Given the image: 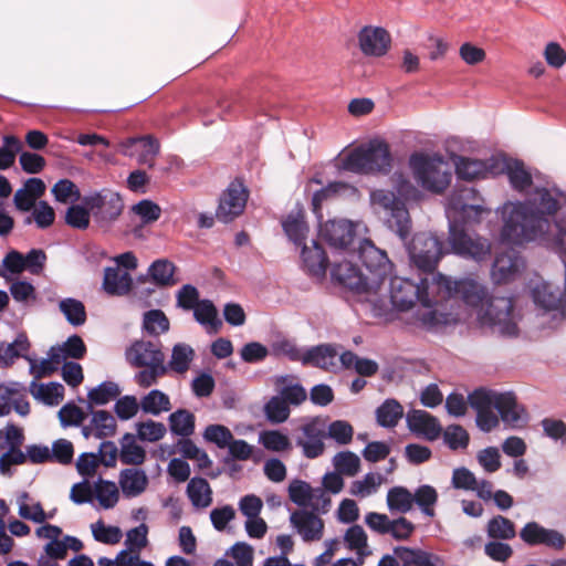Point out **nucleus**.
I'll list each match as a JSON object with an SVG mask.
<instances>
[{"instance_id":"nucleus-23","label":"nucleus","mask_w":566,"mask_h":566,"mask_svg":"<svg viewBox=\"0 0 566 566\" xmlns=\"http://www.w3.org/2000/svg\"><path fill=\"white\" fill-rule=\"evenodd\" d=\"M337 356L338 353L335 346L322 344L306 348L302 364L332 371L337 367Z\"/></svg>"},{"instance_id":"nucleus-38","label":"nucleus","mask_w":566,"mask_h":566,"mask_svg":"<svg viewBox=\"0 0 566 566\" xmlns=\"http://www.w3.org/2000/svg\"><path fill=\"white\" fill-rule=\"evenodd\" d=\"M192 311L195 319L213 333H217L221 327L222 322L218 318V311L210 300H201Z\"/></svg>"},{"instance_id":"nucleus-7","label":"nucleus","mask_w":566,"mask_h":566,"mask_svg":"<svg viewBox=\"0 0 566 566\" xmlns=\"http://www.w3.org/2000/svg\"><path fill=\"white\" fill-rule=\"evenodd\" d=\"M370 202L386 226L406 240L411 229V219L403 201L392 191L377 189L370 192Z\"/></svg>"},{"instance_id":"nucleus-56","label":"nucleus","mask_w":566,"mask_h":566,"mask_svg":"<svg viewBox=\"0 0 566 566\" xmlns=\"http://www.w3.org/2000/svg\"><path fill=\"white\" fill-rule=\"evenodd\" d=\"M54 220L55 212L53 208L46 201H39L33 208L32 214L25 218L24 223L30 224L34 221L38 228L46 229L53 224Z\"/></svg>"},{"instance_id":"nucleus-61","label":"nucleus","mask_w":566,"mask_h":566,"mask_svg":"<svg viewBox=\"0 0 566 566\" xmlns=\"http://www.w3.org/2000/svg\"><path fill=\"white\" fill-rule=\"evenodd\" d=\"M203 438L211 443H214L218 448H227L233 434L229 428L222 424H210L205 429Z\"/></svg>"},{"instance_id":"nucleus-22","label":"nucleus","mask_w":566,"mask_h":566,"mask_svg":"<svg viewBox=\"0 0 566 566\" xmlns=\"http://www.w3.org/2000/svg\"><path fill=\"white\" fill-rule=\"evenodd\" d=\"M523 266V260L514 250H510L496 255L491 271L492 280L496 284L509 282L514 279Z\"/></svg>"},{"instance_id":"nucleus-20","label":"nucleus","mask_w":566,"mask_h":566,"mask_svg":"<svg viewBox=\"0 0 566 566\" xmlns=\"http://www.w3.org/2000/svg\"><path fill=\"white\" fill-rule=\"evenodd\" d=\"M406 422L413 434L428 441H436L442 433L439 419L424 410L412 409L408 411Z\"/></svg>"},{"instance_id":"nucleus-55","label":"nucleus","mask_w":566,"mask_h":566,"mask_svg":"<svg viewBox=\"0 0 566 566\" xmlns=\"http://www.w3.org/2000/svg\"><path fill=\"white\" fill-rule=\"evenodd\" d=\"M54 199L61 203L75 202L81 199L78 187L70 179L59 180L51 189Z\"/></svg>"},{"instance_id":"nucleus-27","label":"nucleus","mask_w":566,"mask_h":566,"mask_svg":"<svg viewBox=\"0 0 566 566\" xmlns=\"http://www.w3.org/2000/svg\"><path fill=\"white\" fill-rule=\"evenodd\" d=\"M195 356L196 353L190 345L186 343H178L174 345L170 359L167 364L165 363V375L169 371L179 375L186 374L189 370Z\"/></svg>"},{"instance_id":"nucleus-48","label":"nucleus","mask_w":566,"mask_h":566,"mask_svg":"<svg viewBox=\"0 0 566 566\" xmlns=\"http://www.w3.org/2000/svg\"><path fill=\"white\" fill-rule=\"evenodd\" d=\"M336 472L346 476H355L360 470V459L352 451H340L333 458Z\"/></svg>"},{"instance_id":"nucleus-40","label":"nucleus","mask_w":566,"mask_h":566,"mask_svg":"<svg viewBox=\"0 0 566 566\" xmlns=\"http://www.w3.org/2000/svg\"><path fill=\"white\" fill-rule=\"evenodd\" d=\"M415 503L412 493L403 486H394L387 493V505L390 512L407 513Z\"/></svg>"},{"instance_id":"nucleus-8","label":"nucleus","mask_w":566,"mask_h":566,"mask_svg":"<svg viewBox=\"0 0 566 566\" xmlns=\"http://www.w3.org/2000/svg\"><path fill=\"white\" fill-rule=\"evenodd\" d=\"M464 222L458 224L450 221L448 240L452 251L462 258L472 259L476 262L489 259L491 255L490 241L468 230Z\"/></svg>"},{"instance_id":"nucleus-3","label":"nucleus","mask_w":566,"mask_h":566,"mask_svg":"<svg viewBox=\"0 0 566 566\" xmlns=\"http://www.w3.org/2000/svg\"><path fill=\"white\" fill-rule=\"evenodd\" d=\"M470 406L476 411V424L490 432L499 424L496 409L504 423L518 428L526 421L524 408L516 401L513 392H496L486 389H476L468 396Z\"/></svg>"},{"instance_id":"nucleus-16","label":"nucleus","mask_w":566,"mask_h":566,"mask_svg":"<svg viewBox=\"0 0 566 566\" xmlns=\"http://www.w3.org/2000/svg\"><path fill=\"white\" fill-rule=\"evenodd\" d=\"M534 303L544 312H553L554 318H564L566 315L565 289L549 282H542L532 290Z\"/></svg>"},{"instance_id":"nucleus-1","label":"nucleus","mask_w":566,"mask_h":566,"mask_svg":"<svg viewBox=\"0 0 566 566\" xmlns=\"http://www.w3.org/2000/svg\"><path fill=\"white\" fill-rule=\"evenodd\" d=\"M449 300H461L468 306L479 308L478 318L482 326H489L503 336H516L518 328L513 314V301L506 296H488L486 289L473 279L452 281L442 274L419 283L405 277L390 280V301L398 311H408L417 302L424 307L420 321L426 326H434L438 318L433 305Z\"/></svg>"},{"instance_id":"nucleus-58","label":"nucleus","mask_w":566,"mask_h":566,"mask_svg":"<svg viewBox=\"0 0 566 566\" xmlns=\"http://www.w3.org/2000/svg\"><path fill=\"white\" fill-rule=\"evenodd\" d=\"M74 448L71 441L66 439H57L50 448L51 462L67 465L73 462Z\"/></svg>"},{"instance_id":"nucleus-18","label":"nucleus","mask_w":566,"mask_h":566,"mask_svg":"<svg viewBox=\"0 0 566 566\" xmlns=\"http://www.w3.org/2000/svg\"><path fill=\"white\" fill-rule=\"evenodd\" d=\"M359 49L366 56H384L391 45L389 32L381 27L366 25L358 33Z\"/></svg>"},{"instance_id":"nucleus-29","label":"nucleus","mask_w":566,"mask_h":566,"mask_svg":"<svg viewBox=\"0 0 566 566\" xmlns=\"http://www.w3.org/2000/svg\"><path fill=\"white\" fill-rule=\"evenodd\" d=\"M274 384L279 388V396L283 398L287 405L298 406L307 398L305 388L301 384L294 382V376H279L275 378Z\"/></svg>"},{"instance_id":"nucleus-64","label":"nucleus","mask_w":566,"mask_h":566,"mask_svg":"<svg viewBox=\"0 0 566 566\" xmlns=\"http://www.w3.org/2000/svg\"><path fill=\"white\" fill-rule=\"evenodd\" d=\"M92 533L97 542L104 544H117L122 538V532L117 526H106L102 521L92 524Z\"/></svg>"},{"instance_id":"nucleus-17","label":"nucleus","mask_w":566,"mask_h":566,"mask_svg":"<svg viewBox=\"0 0 566 566\" xmlns=\"http://www.w3.org/2000/svg\"><path fill=\"white\" fill-rule=\"evenodd\" d=\"M290 523L303 542H318L323 538L324 521L314 512L305 509L296 510L290 515Z\"/></svg>"},{"instance_id":"nucleus-30","label":"nucleus","mask_w":566,"mask_h":566,"mask_svg":"<svg viewBox=\"0 0 566 566\" xmlns=\"http://www.w3.org/2000/svg\"><path fill=\"white\" fill-rule=\"evenodd\" d=\"M187 495L198 510L206 509L212 503V489L203 478H192L187 485Z\"/></svg>"},{"instance_id":"nucleus-43","label":"nucleus","mask_w":566,"mask_h":566,"mask_svg":"<svg viewBox=\"0 0 566 566\" xmlns=\"http://www.w3.org/2000/svg\"><path fill=\"white\" fill-rule=\"evenodd\" d=\"M505 172L511 186L517 191H525L532 185V177L518 160L505 163Z\"/></svg>"},{"instance_id":"nucleus-59","label":"nucleus","mask_w":566,"mask_h":566,"mask_svg":"<svg viewBox=\"0 0 566 566\" xmlns=\"http://www.w3.org/2000/svg\"><path fill=\"white\" fill-rule=\"evenodd\" d=\"M326 436L333 439L337 444L346 446L353 440L354 428L345 420H335L327 427Z\"/></svg>"},{"instance_id":"nucleus-32","label":"nucleus","mask_w":566,"mask_h":566,"mask_svg":"<svg viewBox=\"0 0 566 566\" xmlns=\"http://www.w3.org/2000/svg\"><path fill=\"white\" fill-rule=\"evenodd\" d=\"M485 532L490 539L511 541L516 536V525L503 515H494L485 525Z\"/></svg>"},{"instance_id":"nucleus-5","label":"nucleus","mask_w":566,"mask_h":566,"mask_svg":"<svg viewBox=\"0 0 566 566\" xmlns=\"http://www.w3.org/2000/svg\"><path fill=\"white\" fill-rule=\"evenodd\" d=\"M340 166L357 174H388L392 167L389 145L379 138L371 139L346 154Z\"/></svg>"},{"instance_id":"nucleus-24","label":"nucleus","mask_w":566,"mask_h":566,"mask_svg":"<svg viewBox=\"0 0 566 566\" xmlns=\"http://www.w3.org/2000/svg\"><path fill=\"white\" fill-rule=\"evenodd\" d=\"M301 258L303 266L310 275L316 277L324 276L328 259L317 241L312 240L311 245L304 244L302 247Z\"/></svg>"},{"instance_id":"nucleus-11","label":"nucleus","mask_w":566,"mask_h":566,"mask_svg":"<svg viewBox=\"0 0 566 566\" xmlns=\"http://www.w3.org/2000/svg\"><path fill=\"white\" fill-rule=\"evenodd\" d=\"M359 259L368 271L371 285L378 291L392 270V263L384 250L378 249L370 240H364L358 249Z\"/></svg>"},{"instance_id":"nucleus-57","label":"nucleus","mask_w":566,"mask_h":566,"mask_svg":"<svg viewBox=\"0 0 566 566\" xmlns=\"http://www.w3.org/2000/svg\"><path fill=\"white\" fill-rule=\"evenodd\" d=\"M268 420L272 423H282L290 417V407L280 396L272 397L264 406Z\"/></svg>"},{"instance_id":"nucleus-39","label":"nucleus","mask_w":566,"mask_h":566,"mask_svg":"<svg viewBox=\"0 0 566 566\" xmlns=\"http://www.w3.org/2000/svg\"><path fill=\"white\" fill-rule=\"evenodd\" d=\"M455 172L460 179L473 181L485 178L489 170L482 160L462 157L457 163Z\"/></svg>"},{"instance_id":"nucleus-13","label":"nucleus","mask_w":566,"mask_h":566,"mask_svg":"<svg viewBox=\"0 0 566 566\" xmlns=\"http://www.w3.org/2000/svg\"><path fill=\"white\" fill-rule=\"evenodd\" d=\"M249 192L244 185L234 180L220 197L219 206L216 211L218 220L228 223L239 217L247 205Z\"/></svg>"},{"instance_id":"nucleus-37","label":"nucleus","mask_w":566,"mask_h":566,"mask_svg":"<svg viewBox=\"0 0 566 566\" xmlns=\"http://www.w3.org/2000/svg\"><path fill=\"white\" fill-rule=\"evenodd\" d=\"M140 408L145 413L159 416L171 409L170 398L159 389H153L140 400Z\"/></svg>"},{"instance_id":"nucleus-53","label":"nucleus","mask_w":566,"mask_h":566,"mask_svg":"<svg viewBox=\"0 0 566 566\" xmlns=\"http://www.w3.org/2000/svg\"><path fill=\"white\" fill-rule=\"evenodd\" d=\"M444 443L451 450L467 449L470 442L468 431L460 424H450L442 430Z\"/></svg>"},{"instance_id":"nucleus-21","label":"nucleus","mask_w":566,"mask_h":566,"mask_svg":"<svg viewBox=\"0 0 566 566\" xmlns=\"http://www.w3.org/2000/svg\"><path fill=\"white\" fill-rule=\"evenodd\" d=\"M321 237L335 249L348 248L355 238V228L348 220H329L319 228Z\"/></svg>"},{"instance_id":"nucleus-26","label":"nucleus","mask_w":566,"mask_h":566,"mask_svg":"<svg viewBox=\"0 0 566 566\" xmlns=\"http://www.w3.org/2000/svg\"><path fill=\"white\" fill-rule=\"evenodd\" d=\"M133 286V277L127 271L118 268H106L104 271L103 287L109 295H126Z\"/></svg>"},{"instance_id":"nucleus-54","label":"nucleus","mask_w":566,"mask_h":566,"mask_svg":"<svg viewBox=\"0 0 566 566\" xmlns=\"http://www.w3.org/2000/svg\"><path fill=\"white\" fill-rule=\"evenodd\" d=\"M159 153V143L151 136H142L139 140V148L137 149V160L140 165L149 168L155 166V158Z\"/></svg>"},{"instance_id":"nucleus-28","label":"nucleus","mask_w":566,"mask_h":566,"mask_svg":"<svg viewBox=\"0 0 566 566\" xmlns=\"http://www.w3.org/2000/svg\"><path fill=\"white\" fill-rule=\"evenodd\" d=\"M86 354V346L78 335L70 336L61 346L51 347L48 356L56 364H61L66 358L81 359Z\"/></svg>"},{"instance_id":"nucleus-14","label":"nucleus","mask_w":566,"mask_h":566,"mask_svg":"<svg viewBox=\"0 0 566 566\" xmlns=\"http://www.w3.org/2000/svg\"><path fill=\"white\" fill-rule=\"evenodd\" d=\"M332 277L337 283L358 295L376 294L368 275L359 271L353 263L344 261L332 269Z\"/></svg>"},{"instance_id":"nucleus-63","label":"nucleus","mask_w":566,"mask_h":566,"mask_svg":"<svg viewBox=\"0 0 566 566\" xmlns=\"http://www.w3.org/2000/svg\"><path fill=\"white\" fill-rule=\"evenodd\" d=\"M166 427L161 422L147 420L137 424L138 438L143 441L156 442L166 434Z\"/></svg>"},{"instance_id":"nucleus-42","label":"nucleus","mask_w":566,"mask_h":566,"mask_svg":"<svg viewBox=\"0 0 566 566\" xmlns=\"http://www.w3.org/2000/svg\"><path fill=\"white\" fill-rule=\"evenodd\" d=\"M168 420L174 434L189 437L195 431V416L186 409H178L170 413Z\"/></svg>"},{"instance_id":"nucleus-35","label":"nucleus","mask_w":566,"mask_h":566,"mask_svg":"<svg viewBox=\"0 0 566 566\" xmlns=\"http://www.w3.org/2000/svg\"><path fill=\"white\" fill-rule=\"evenodd\" d=\"M30 348L25 335L20 334L12 343L0 342V365L10 366L18 357H24Z\"/></svg>"},{"instance_id":"nucleus-41","label":"nucleus","mask_w":566,"mask_h":566,"mask_svg":"<svg viewBox=\"0 0 566 566\" xmlns=\"http://www.w3.org/2000/svg\"><path fill=\"white\" fill-rule=\"evenodd\" d=\"M146 459L145 449L136 442L135 436L126 433L122 439L120 461L126 464L139 465Z\"/></svg>"},{"instance_id":"nucleus-4","label":"nucleus","mask_w":566,"mask_h":566,"mask_svg":"<svg viewBox=\"0 0 566 566\" xmlns=\"http://www.w3.org/2000/svg\"><path fill=\"white\" fill-rule=\"evenodd\" d=\"M126 361L135 368H142L135 377V382L142 388L157 384L165 376L166 355L159 339H137L125 350Z\"/></svg>"},{"instance_id":"nucleus-52","label":"nucleus","mask_w":566,"mask_h":566,"mask_svg":"<svg viewBox=\"0 0 566 566\" xmlns=\"http://www.w3.org/2000/svg\"><path fill=\"white\" fill-rule=\"evenodd\" d=\"M382 483V475L379 473H367L361 480H356L350 484V494L365 497L375 493Z\"/></svg>"},{"instance_id":"nucleus-15","label":"nucleus","mask_w":566,"mask_h":566,"mask_svg":"<svg viewBox=\"0 0 566 566\" xmlns=\"http://www.w3.org/2000/svg\"><path fill=\"white\" fill-rule=\"evenodd\" d=\"M480 200L473 187H463L451 196L449 207L452 212L461 218L462 222H479L481 214L486 211L484 207L479 203Z\"/></svg>"},{"instance_id":"nucleus-12","label":"nucleus","mask_w":566,"mask_h":566,"mask_svg":"<svg viewBox=\"0 0 566 566\" xmlns=\"http://www.w3.org/2000/svg\"><path fill=\"white\" fill-rule=\"evenodd\" d=\"M295 444L307 459H316L325 452L326 426L319 418H313L297 429Z\"/></svg>"},{"instance_id":"nucleus-47","label":"nucleus","mask_w":566,"mask_h":566,"mask_svg":"<svg viewBox=\"0 0 566 566\" xmlns=\"http://www.w3.org/2000/svg\"><path fill=\"white\" fill-rule=\"evenodd\" d=\"M59 308L65 316L66 321L73 326H81L86 322V311L84 304L72 297L62 300Z\"/></svg>"},{"instance_id":"nucleus-33","label":"nucleus","mask_w":566,"mask_h":566,"mask_svg":"<svg viewBox=\"0 0 566 566\" xmlns=\"http://www.w3.org/2000/svg\"><path fill=\"white\" fill-rule=\"evenodd\" d=\"M30 392L35 399L49 406H56L64 398V387L59 382L36 384L32 381Z\"/></svg>"},{"instance_id":"nucleus-31","label":"nucleus","mask_w":566,"mask_h":566,"mask_svg":"<svg viewBox=\"0 0 566 566\" xmlns=\"http://www.w3.org/2000/svg\"><path fill=\"white\" fill-rule=\"evenodd\" d=\"M376 421L382 428H395L403 417V407L396 399H386L376 409Z\"/></svg>"},{"instance_id":"nucleus-45","label":"nucleus","mask_w":566,"mask_h":566,"mask_svg":"<svg viewBox=\"0 0 566 566\" xmlns=\"http://www.w3.org/2000/svg\"><path fill=\"white\" fill-rule=\"evenodd\" d=\"M170 323L161 310H150L144 314L143 328L151 336L158 337L169 331Z\"/></svg>"},{"instance_id":"nucleus-50","label":"nucleus","mask_w":566,"mask_h":566,"mask_svg":"<svg viewBox=\"0 0 566 566\" xmlns=\"http://www.w3.org/2000/svg\"><path fill=\"white\" fill-rule=\"evenodd\" d=\"M94 496L103 509L108 510L118 502V489L114 482L98 480L94 485Z\"/></svg>"},{"instance_id":"nucleus-62","label":"nucleus","mask_w":566,"mask_h":566,"mask_svg":"<svg viewBox=\"0 0 566 566\" xmlns=\"http://www.w3.org/2000/svg\"><path fill=\"white\" fill-rule=\"evenodd\" d=\"M90 214L85 205H73L66 210L65 222L72 228L84 230L90 226Z\"/></svg>"},{"instance_id":"nucleus-10","label":"nucleus","mask_w":566,"mask_h":566,"mask_svg":"<svg viewBox=\"0 0 566 566\" xmlns=\"http://www.w3.org/2000/svg\"><path fill=\"white\" fill-rule=\"evenodd\" d=\"M83 203L101 226H107L117 220L124 209L120 195L112 189H102L85 196Z\"/></svg>"},{"instance_id":"nucleus-6","label":"nucleus","mask_w":566,"mask_h":566,"mask_svg":"<svg viewBox=\"0 0 566 566\" xmlns=\"http://www.w3.org/2000/svg\"><path fill=\"white\" fill-rule=\"evenodd\" d=\"M409 167L417 182L426 190L441 193L450 185L452 174L442 156L415 153L409 158Z\"/></svg>"},{"instance_id":"nucleus-44","label":"nucleus","mask_w":566,"mask_h":566,"mask_svg":"<svg viewBox=\"0 0 566 566\" xmlns=\"http://www.w3.org/2000/svg\"><path fill=\"white\" fill-rule=\"evenodd\" d=\"M120 389L116 382L104 381L97 387L91 389L87 394L88 408L92 409V405L103 406L114 400L119 396Z\"/></svg>"},{"instance_id":"nucleus-46","label":"nucleus","mask_w":566,"mask_h":566,"mask_svg":"<svg viewBox=\"0 0 566 566\" xmlns=\"http://www.w3.org/2000/svg\"><path fill=\"white\" fill-rule=\"evenodd\" d=\"M92 413V423L95 427V438L103 439L113 437L116 432V420L113 415L106 410H96Z\"/></svg>"},{"instance_id":"nucleus-36","label":"nucleus","mask_w":566,"mask_h":566,"mask_svg":"<svg viewBox=\"0 0 566 566\" xmlns=\"http://www.w3.org/2000/svg\"><path fill=\"white\" fill-rule=\"evenodd\" d=\"M176 266L167 259H158L154 261L149 269L148 275L157 286H171L176 284L174 274Z\"/></svg>"},{"instance_id":"nucleus-2","label":"nucleus","mask_w":566,"mask_h":566,"mask_svg":"<svg viewBox=\"0 0 566 566\" xmlns=\"http://www.w3.org/2000/svg\"><path fill=\"white\" fill-rule=\"evenodd\" d=\"M502 242L523 244L542 240L566 255V191L535 187L523 202L504 206Z\"/></svg>"},{"instance_id":"nucleus-25","label":"nucleus","mask_w":566,"mask_h":566,"mask_svg":"<svg viewBox=\"0 0 566 566\" xmlns=\"http://www.w3.org/2000/svg\"><path fill=\"white\" fill-rule=\"evenodd\" d=\"M118 482L124 496L136 497L147 489L148 478L144 470L129 468L120 471Z\"/></svg>"},{"instance_id":"nucleus-9","label":"nucleus","mask_w":566,"mask_h":566,"mask_svg":"<svg viewBox=\"0 0 566 566\" xmlns=\"http://www.w3.org/2000/svg\"><path fill=\"white\" fill-rule=\"evenodd\" d=\"M407 249L412 264L423 272H432L443 255L442 242L430 232L415 234Z\"/></svg>"},{"instance_id":"nucleus-34","label":"nucleus","mask_w":566,"mask_h":566,"mask_svg":"<svg viewBox=\"0 0 566 566\" xmlns=\"http://www.w3.org/2000/svg\"><path fill=\"white\" fill-rule=\"evenodd\" d=\"M284 232L296 245H304L308 227L301 211L290 213L282 223Z\"/></svg>"},{"instance_id":"nucleus-60","label":"nucleus","mask_w":566,"mask_h":566,"mask_svg":"<svg viewBox=\"0 0 566 566\" xmlns=\"http://www.w3.org/2000/svg\"><path fill=\"white\" fill-rule=\"evenodd\" d=\"M402 566H437L439 558L423 551L403 548L400 555Z\"/></svg>"},{"instance_id":"nucleus-49","label":"nucleus","mask_w":566,"mask_h":566,"mask_svg":"<svg viewBox=\"0 0 566 566\" xmlns=\"http://www.w3.org/2000/svg\"><path fill=\"white\" fill-rule=\"evenodd\" d=\"M259 442L269 451L284 452L292 449L290 438L279 430H266L260 433Z\"/></svg>"},{"instance_id":"nucleus-51","label":"nucleus","mask_w":566,"mask_h":566,"mask_svg":"<svg viewBox=\"0 0 566 566\" xmlns=\"http://www.w3.org/2000/svg\"><path fill=\"white\" fill-rule=\"evenodd\" d=\"M415 503L419 506L421 512L429 517L434 516V505L438 501V493L431 485L424 484L419 486L412 494Z\"/></svg>"},{"instance_id":"nucleus-19","label":"nucleus","mask_w":566,"mask_h":566,"mask_svg":"<svg viewBox=\"0 0 566 566\" xmlns=\"http://www.w3.org/2000/svg\"><path fill=\"white\" fill-rule=\"evenodd\" d=\"M521 539L530 545H544L553 549H563L565 546V537L556 530L545 528L537 522H528L520 531Z\"/></svg>"}]
</instances>
